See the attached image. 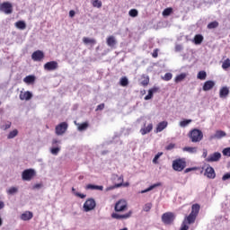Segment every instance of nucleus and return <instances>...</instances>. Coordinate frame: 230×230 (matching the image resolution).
<instances>
[{
	"mask_svg": "<svg viewBox=\"0 0 230 230\" xmlns=\"http://www.w3.org/2000/svg\"><path fill=\"white\" fill-rule=\"evenodd\" d=\"M200 212V205L198 203L193 204L191 206V212L189 216L185 217L183 222L181 224V227L180 230H189L190 224H195L197 220V217H199V213Z\"/></svg>",
	"mask_w": 230,
	"mask_h": 230,
	"instance_id": "1",
	"label": "nucleus"
},
{
	"mask_svg": "<svg viewBox=\"0 0 230 230\" xmlns=\"http://www.w3.org/2000/svg\"><path fill=\"white\" fill-rule=\"evenodd\" d=\"M188 137L191 143H200L204 139V133L199 128H193L188 133Z\"/></svg>",
	"mask_w": 230,
	"mask_h": 230,
	"instance_id": "2",
	"label": "nucleus"
},
{
	"mask_svg": "<svg viewBox=\"0 0 230 230\" xmlns=\"http://www.w3.org/2000/svg\"><path fill=\"white\" fill-rule=\"evenodd\" d=\"M186 168V159L179 158L172 162V169L175 172H182Z\"/></svg>",
	"mask_w": 230,
	"mask_h": 230,
	"instance_id": "3",
	"label": "nucleus"
},
{
	"mask_svg": "<svg viewBox=\"0 0 230 230\" xmlns=\"http://www.w3.org/2000/svg\"><path fill=\"white\" fill-rule=\"evenodd\" d=\"M114 209L116 213H123V211H127L128 209V204L125 199H119L116 202Z\"/></svg>",
	"mask_w": 230,
	"mask_h": 230,
	"instance_id": "4",
	"label": "nucleus"
},
{
	"mask_svg": "<svg viewBox=\"0 0 230 230\" xmlns=\"http://www.w3.org/2000/svg\"><path fill=\"white\" fill-rule=\"evenodd\" d=\"M67 128H69V124L67 122H61L55 128L56 136H64L66 132H67Z\"/></svg>",
	"mask_w": 230,
	"mask_h": 230,
	"instance_id": "5",
	"label": "nucleus"
},
{
	"mask_svg": "<svg viewBox=\"0 0 230 230\" xmlns=\"http://www.w3.org/2000/svg\"><path fill=\"white\" fill-rule=\"evenodd\" d=\"M96 208V200L94 199L90 198L87 199L84 203L83 209L85 213H89V211H93Z\"/></svg>",
	"mask_w": 230,
	"mask_h": 230,
	"instance_id": "6",
	"label": "nucleus"
},
{
	"mask_svg": "<svg viewBox=\"0 0 230 230\" xmlns=\"http://www.w3.org/2000/svg\"><path fill=\"white\" fill-rule=\"evenodd\" d=\"M175 220V214L172 212H165L162 215V222L165 224V226H170V224L173 223Z\"/></svg>",
	"mask_w": 230,
	"mask_h": 230,
	"instance_id": "7",
	"label": "nucleus"
},
{
	"mask_svg": "<svg viewBox=\"0 0 230 230\" xmlns=\"http://www.w3.org/2000/svg\"><path fill=\"white\" fill-rule=\"evenodd\" d=\"M37 175L35 169H26L22 173V181H31Z\"/></svg>",
	"mask_w": 230,
	"mask_h": 230,
	"instance_id": "8",
	"label": "nucleus"
},
{
	"mask_svg": "<svg viewBox=\"0 0 230 230\" xmlns=\"http://www.w3.org/2000/svg\"><path fill=\"white\" fill-rule=\"evenodd\" d=\"M0 12H4V13L8 15L13 12V6L9 2H4L0 4Z\"/></svg>",
	"mask_w": 230,
	"mask_h": 230,
	"instance_id": "9",
	"label": "nucleus"
},
{
	"mask_svg": "<svg viewBox=\"0 0 230 230\" xmlns=\"http://www.w3.org/2000/svg\"><path fill=\"white\" fill-rule=\"evenodd\" d=\"M221 158H222V154L218 152H215L214 154L209 155L205 161L207 163H217L220 161Z\"/></svg>",
	"mask_w": 230,
	"mask_h": 230,
	"instance_id": "10",
	"label": "nucleus"
},
{
	"mask_svg": "<svg viewBox=\"0 0 230 230\" xmlns=\"http://www.w3.org/2000/svg\"><path fill=\"white\" fill-rule=\"evenodd\" d=\"M44 52L42 50H36L31 55V59L34 62H42L44 60Z\"/></svg>",
	"mask_w": 230,
	"mask_h": 230,
	"instance_id": "11",
	"label": "nucleus"
},
{
	"mask_svg": "<svg viewBox=\"0 0 230 230\" xmlns=\"http://www.w3.org/2000/svg\"><path fill=\"white\" fill-rule=\"evenodd\" d=\"M45 71H57L58 69V62L57 61H50L47 62L44 65Z\"/></svg>",
	"mask_w": 230,
	"mask_h": 230,
	"instance_id": "12",
	"label": "nucleus"
},
{
	"mask_svg": "<svg viewBox=\"0 0 230 230\" xmlns=\"http://www.w3.org/2000/svg\"><path fill=\"white\" fill-rule=\"evenodd\" d=\"M132 217V211H129L124 215H119L118 213H112L111 218H115V220H127V218H130Z\"/></svg>",
	"mask_w": 230,
	"mask_h": 230,
	"instance_id": "13",
	"label": "nucleus"
},
{
	"mask_svg": "<svg viewBox=\"0 0 230 230\" xmlns=\"http://www.w3.org/2000/svg\"><path fill=\"white\" fill-rule=\"evenodd\" d=\"M205 177H207L208 179H215V177H217V173L215 172V169L213 167H211L210 165H208L206 169H205V172H204Z\"/></svg>",
	"mask_w": 230,
	"mask_h": 230,
	"instance_id": "14",
	"label": "nucleus"
},
{
	"mask_svg": "<svg viewBox=\"0 0 230 230\" xmlns=\"http://www.w3.org/2000/svg\"><path fill=\"white\" fill-rule=\"evenodd\" d=\"M19 98L22 101L25 100L26 102H28V101L31 100V98H33V94L30 91L21 92Z\"/></svg>",
	"mask_w": 230,
	"mask_h": 230,
	"instance_id": "15",
	"label": "nucleus"
},
{
	"mask_svg": "<svg viewBox=\"0 0 230 230\" xmlns=\"http://www.w3.org/2000/svg\"><path fill=\"white\" fill-rule=\"evenodd\" d=\"M166 127H168V121L164 120L160 123L157 124L156 128H155V133L159 134V132H163V130H164V128H166Z\"/></svg>",
	"mask_w": 230,
	"mask_h": 230,
	"instance_id": "16",
	"label": "nucleus"
},
{
	"mask_svg": "<svg viewBox=\"0 0 230 230\" xmlns=\"http://www.w3.org/2000/svg\"><path fill=\"white\" fill-rule=\"evenodd\" d=\"M148 84H150V77L147 75L143 74L140 76V85H142L143 87H146Z\"/></svg>",
	"mask_w": 230,
	"mask_h": 230,
	"instance_id": "17",
	"label": "nucleus"
},
{
	"mask_svg": "<svg viewBox=\"0 0 230 230\" xmlns=\"http://www.w3.org/2000/svg\"><path fill=\"white\" fill-rule=\"evenodd\" d=\"M229 87L227 86H223L220 90H219V97L220 98H226L227 96H229Z\"/></svg>",
	"mask_w": 230,
	"mask_h": 230,
	"instance_id": "18",
	"label": "nucleus"
},
{
	"mask_svg": "<svg viewBox=\"0 0 230 230\" xmlns=\"http://www.w3.org/2000/svg\"><path fill=\"white\" fill-rule=\"evenodd\" d=\"M31 218H33V213L31 211H25L21 215V220H23L24 222L31 220Z\"/></svg>",
	"mask_w": 230,
	"mask_h": 230,
	"instance_id": "19",
	"label": "nucleus"
},
{
	"mask_svg": "<svg viewBox=\"0 0 230 230\" xmlns=\"http://www.w3.org/2000/svg\"><path fill=\"white\" fill-rule=\"evenodd\" d=\"M153 128H154V124L150 123L146 128H142L140 129V133L142 134V136H146V134H150Z\"/></svg>",
	"mask_w": 230,
	"mask_h": 230,
	"instance_id": "20",
	"label": "nucleus"
},
{
	"mask_svg": "<svg viewBox=\"0 0 230 230\" xmlns=\"http://www.w3.org/2000/svg\"><path fill=\"white\" fill-rule=\"evenodd\" d=\"M215 87L213 81H206L203 84V91H211Z\"/></svg>",
	"mask_w": 230,
	"mask_h": 230,
	"instance_id": "21",
	"label": "nucleus"
},
{
	"mask_svg": "<svg viewBox=\"0 0 230 230\" xmlns=\"http://www.w3.org/2000/svg\"><path fill=\"white\" fill-rule=\"evenodd\" d=\"M106 42L110 48H114L115 45L118 43V41H116V38L114 36L108 37L106 40Z\"/></svg>",
	"mask_w": 230,
	"mask_h": 230,
	"instance_id": "22",
	"label": "nucleus"
},
{
	"mask_svg": "<svg viewBox=\"0 0 230 230\" xmlns=\"http://www.w3.org/2000/svg\"><path fill=\"white\" fill-rule=\"evenodd\" d=\"M85 190H97L99 191H103V186L102 185H93V184H87L85 187Z\"/></svg>",
	"mask_w": 230,
	"mask_h": 230,
	"instance_id": "23",
	"label": "nucleus"
},
{
	"mask_svg": "<svg viewBox=\"0 0 230 230\" xmlns=\"http://www.w3.org/2000/svg\"><path fill=\"white\" fill-rule=\"evenodd\" d=\"M159 186H162L161 182L155 183V184L151 185L149 188H147L144 190H141L140 193H148V191H152V190H154L155 188H159Z\"/></svg>",
	"mask_w": 230,
	"mask_h": 230,
	"instance_id": "24",
	"label": "nucleus"
},
{
	"mask_svg": "<svg viewBox=\"0 0 230 230\" xmlns=\"http://www.w3.org/2000/svg\"><path fill=\"white\" fill-rule=\"evenodd\" d=\"M18 30H26V22L24 21H18L14 23Z\"/></svg>",
	"mask_w": 230,
	"mask_h": 230,
	"instance_id": "25",
	"label": "nucleus"
},
{
	"mask_svg": "<svg viewBox=\"0 0 230 230\" xmlns=\"http://www.w3.org/2000/svg\"><path fill=\"white\" fill-rule=\"evenodd\" d=\"M23 82L25 84H34L35 83V75H27L25 78H23Z\"/></svg>",
	"mask_w": 230,
	"mask_h": 230,
	"instance_id": "26",
	"label": "nucleus"
},
{
	"mask_svg": "<svg viewBox=\"0 0 230 230\" xmlns=\"http://www.w3.org/2000/svg\"><path fill=\"white\" fill-rule=\"evenodd\" d=\"M204 40V36L200 35V34H197L194 37V44L199 45V44H202V41Z\"/></svg>",
	"mask_w": 230,
	"mask_h": 230,
	"instance_id": "27",
	"label": "nucleus"
},
{
	"mask_svg": "<svg viewBox=\"0 0 230 230\" xmlns=\"http://www.w3.org/2000/svg\"><path fill=\"white\" fill-rule=\"evenodd\" d=\"M83 42L84 44H91L92 46H94V44H96V40L84 37Z\"/></svg>",
	"mask_w": 230,
	"mask_h": 230,
	"instance_id": "28",
	"label": "nucleus"
},
{
	"mask_svg": "<svg viewBox=\"0 0 230 230\" xmlns=\"http://www.w3.org/2000/svg\"><path fill=\"white\" fill-rule=\"evenodd\" d=\"M183 152H188L189 154H197V147L185 146L182 148Z\"/></svg>",
	"mask_w": 230,
	"mask_h": 230,
	"instance_id": "29",
	"label": "nucleus"
},
{
	"mask_svg": "<svg viewBox=\"0 0 230 230\" xmlns=\"http://www.w3.org/2000/svg\"><path fill=\"white\" fill-rule=\"evenodd\" d=\"M185 78H186V74L182 73V74L176 75L174 82H175V84H179V83L182 82Z\"/></svg>",
	"mask_w": 230,
	"mask_h": 230,
	"instance_id": "30",
	"label": "nucleus"
},
{
	"mask_svg": "<svg viewBox=\"0 0 230 230\" xmlns=\"http://www.w3.org/2000/svg\"><path fill=\"white\" fill-rule=\"evenodd\" d=\"M214 137H216V139H222V137H226V133L222 130H217L216 131Z\"/></svg>",
	"mask_w": 230,
	"mask_h": 230,
	"instance_id": "31",
	"label": "nucleus"
},
{
	"mask_svg": "<svg viewBox=\"0 0 230 230\" xmlns=\"http://www.w3.org/2000/svg\"><path fill=\"white\" fill-rule=\"evenodd\" d=\"M207 76L208 74L206 73V71L202 70L198 73L197 78L199 80H206Z\"/></svg>",
	"mask_w": 230,
	"mask_h": 230,
	"instance_id": "32",
	"label": "nucleus"
},
{
	"mask_svg": "<svg viewBox=\"0 0 230 230\" xmlns=\"http://www.w3.org/2000/svg\"><path fill=\"white\" fill-rule=\"evenodd\" d=\"M172 13H173V8L172 7L165 8L163 11L164 17H168V15H172Z\"/></svg>",
	"mask_w": 230,
	"mask_h": 230,
	"instance_id": "33",
	"label": "nucleus"
},
{
	"mask_svg": "<svg viewBox=\"0 0 230 230\" xmlns=\"http://www.w3.org/2000/svg\"><path fill=\"white\" fill-rule=\"evenodd\" d=\"M191 119H183L181 121H180L179 126L181 127V128H185V127H188V125H190V123H191Z\"/></svg>",
	"mask_w": 230,
	"mask_h": 230,
	"instance_id": "34",
	"label": "nucleus"
},
{
	"mask_svg": "<svg viewBox=\"0 0 230 230\" xmlns=\"http://www.w3.org/2000/svg\"><path fill=\"white\" fill-rule=\"evenodd\" d=\"M88 128H89V123H87V122H84V123H82V124L78 125V130L80 132H83V130H87Z\"/></svg>",
	"mask_w": 230,
	"mask_h": 230,
	"instance_id": "35",
	"label": "nucleus"
},
{
	"mask_svg": "<svg viewBox=\"0 0 230 230\" xmlns=\"http://www.w3.org/2000/svg\"><path fill=\"white\" fill-rule=\"evenodd\" d=\"M19 134V130L17 129H13V131H11L8 136H7V139H13V137H16V136Z\"/></svg>",
	"mask_w": 230,
	"mask_h": 230,
	"instance_id": "36",
	"label": "nucleus"
},
{
	"mask_svg": "<svg viewBox=\"0 0 230 230\" xmlns=\"http://www.w3.org/2000/svg\"><path fill=\"white\" fill-rule=\"evenodd\" d=\"M173 78V75L172 73H166L164 76H162V80L164 82H170Z\"/></svg>",
	"mask_w": 230,
	"mask_h": 230,
	"instance_id": "37",
	"label": "nucleus"
},
{
	"mask_svg": "<svg viewBox=\"0 0 230 230\" xmlns=\"http://www.w3.org/2000/svg\"><path fill=\"white\" fill-rule=\"evenodd\" d=\"M207 28H208V30H215V28H218V22L214 21V22L208 23V26H207Z\"/></svg>",
	"mask_w": 230,
	"mask_h": 230,
	"instance_id": "38",
	"label": "nucleus"
},
{
	"mask_svg": "<svg viewBox=\"0 0 230 230\" xmlns=\"http://www.w3.org/2000/svg\"><path fill=\"white\" fill-rule=\"evenodd\" d=\"M230 67V59L229 58H226L223 64H222V68L226 70L229 69Z\"/></svg>",
	"mask_w": 230,
	"mask_h": 230,
	"instance_id": "39",
	"label": "nucleus"
},
{
	"mask_svg": "<svg viewBox=\"0 0 230 230\" xmlns=\"http://www.w3.org/2000/svg\"><path fill=\"white\" fill-rule=\"evenodd\" d=\"M92 4L93 8H102V1L100 0H93Z\"/></svg>",
	"mask_w": 230,
	"mask_h": 230,
	"instance_id": "40",
	"label": "nucleus"
},
{
	"mask_svg": "<svg viewBox=\"0 0 230 230\" xmlns=\"http://www.w3.org/2000/svg\"><path fill=\"white\" fill-rule=\"evenodd\" d=\"M119 84L122 87H127V85H128V79L127 77H122L119 81Z\"/></svg>",
	"mask_w": 230,
	"mask_h": 230,
	"instance_id": "41",
	"label": "nucleus"
},
{
	"mask_svg": "<svg viewBox=\"0 0 230 230\" xmlns=\"http://www.w3.org/2000/svg\"><path fill=\"white\" fill-rule=\"evenodd\" d=\"M143 209H144V211H146V213H148V211H150V209H152V203H146L144 205Z\"/></svg>",
	"mask_w": 230,
	"mask_h": 230,
	"instance_id": "42",
	"label": "nucleus"
},
{
	"mask_svg": "<svg viewBox=\"0 0 230 230\" xmlns=\"http://www.w3.org/2000/svg\"><path fill=\"white\" fill-rule=\"evenodd\" d=\"M137 9H131L129 12H128V14L130 17H137Z\"/></svg>",
	"mask_w": 230,
	"mask_h": 230,
	"instance_id": "43",
	"label": "nucleus"
},
{
	"mask_svg": "<svg viewBox=\"0 0 230 230\" xmlns=\"http://www.w3.org/2000/svg\"><path fill=\"white\" fill-rule=\"evenodd\" d=\"M18 189L16 187H11L8 190L7 193L9 195H13L14 193H17Z\"/></svg>",
	"mask_w": 230,
	"mask_h": 230,
	"instance_id": "44",
	"label": "nucleus"
},
{
	"mask_svg": "<svg viewBox=\"0 0 230 230\" xmlns=\"http://www.w3.org/2000/svg\"><path fill=\"white\" fill-rule=\"evenodd\" d=\"M154 98V92L151 89L148 90V94L145 97V100H152Z\"/></svg>",
	"mask_w": 230,
	"mask_h": 230,
	"instance_id": "45",
	"label": "nucleus"
},
{
	"mask_svg": "<svg viewBox=\"0 0 230 230\" xmlns=\"http://www.w3.org/2000/svg\"><path fill=\"white\" fill-rule=\"evenodd\" d=\"M50 152L53 155H58V152H60V147H53L51 148Z\"/></svg>",
	"mask_w": 230,
	"mask_h": 230,
	"instance_id": "46",
	"label": "nucleus"
},
{
	"mask_svg": "<svg viewBox=\"0 0 230 230\" xmlns=\"http://www.w3.org/2000/svg\"><path fill=\"white\" fill-rule=\"evenodd\" d=\"M163 155V153H158L157 155H155V158L153 159V163L155 164H157V161L159 160V157H161Z\"/></svg>",
	"mask_w": 230,
	"mask_h": 230,
	"instance_id": "47",
	"label": "nucleus"
},
{
	"mask_svg": "<svg viewBox=\"0 0 230 230\" xmlns=\"http://www.w3.org/2000/svg\"><path fill=\"white\" fill-rule=\"evenodd\" d=\"M223 155H226L227 157H230V147H226L223 150Z\"/></svg>",
	"mask_w": 230,
	"mask_h": 230,
	"instance_id": "48",
	"label": "nucleus"
},
{
	"mask_svg": "<svg viewBox=\"0 0 230 230\" xmlns=\"http://www.w3.org/2000/svg\"><path fill=\"white\" fill-rule=\"evenodd\" d=\"M153 58H157L159 57V49H155L152 53Z\"/></svg>",
	"mask_w": 230,
	"mask_h": 230,
	"instance_id": "49",
	"label": "nucleus"
},
{
	"mask_svg": "<svg viewBox=\"0 0 230 230\" xmlns=\"http://www.w3.org/2000/svg\"><path fill=\"white\" fill-rule=\"evenodd\" d=\"M175 148V144L171 143L167 146H165V150H173Z\"/></svg>",
	"mask_w": 230,
	"mask_h": 230,
	"instance_id": "50",
	"label": "nucleus"
},
{
	"mask_svg": "<svg viewBox=\"0 0 230 230\" xmlns=\"http://www.w3.org/2000/svg\"><path fill=\"white\" fill-rule=\"evenodd\" d=\"M103 109H105V103H101V104H99L98 106H97V108H96V111H103Z\"/></svg>",
	"mask_w": 230,
	"mask_h": 230,
	"instance_id": "51",
	"label": "nucleus"
},
{
	"mask_svg": "<svg viewBox=\"0 0 230 230\" xmlns=\"http://www.w3.org/2000/svg\"><path fill=\"white\" fill-rule=\"evenodd\" d=\"M197 170V167H190V168H187L184 171V173H190V172H195Z\"/></svg>",
	"mask_w": 230,
	"mask_h": 230,
	"instance_id": "52",
	"label": "nucleus"
},
{
	"mask_svg": "<svg viewBox=\"0 0 230 230\" xmlns=\"http://www.w3.org/2000/svg\"><path fill=\"white\" fill-rule=\"evenodd\" d=\"M75 197H79V199H85L87 197V195L82 194L80 192H75Z\"/></svg>",
	"mask_w": 230,
	"mask_h": 230,
	"instance_id": "53",
	"label": "nucleus"
},
{
	"mask_svg": "<svg viewBox=\"0 0 230 230\" xmlns=\"http://www.w3.org/2000/svg\"><path fill=\"white\" fill-rule=\"evenodd\" d=\"M228 179H230V172L226 173V174L222 177V181H228Z\"/></svg>",
	"mask_w": 230,
	"mask_h": 230,
	"instance_id": "54",
	"label": "nucleus"
},
{
	"mask_svg": "<svg viewBox=\"0 0 230 230\" xmlns=\"http://www.w3.org/2000/svg\"><path fill=\"white\" fill-rule=\"evenodd\" d=\"M150 90L152 91L153 94L155 93H159V87H157V86H155V87L151 88Z\"/></svg>",
	"mask_w": 230,
	"mask_h": 230,
	"instance_id": "55",
	"label": "nucleus"
},
{
	"mask_svg": "<svg viewBox=\"0 0 230 230\" xmlns=\"http://www.w3.org/2000/svg\"><path fill=\"white\" fill-rule=\"evenodd\" d=\"M175 51H182V45H176Z\"/></svg>",
	"mask_w": 230,
	"mask_h": 230,
	"instance_id": "56",
	"label": "nucleus"
},
{
	"mask_svg": "<svg viewBox=\"0 0 230 230\" xmlns=\"http://www.w3.org/2000/svg\"><path fill=\"white\" fill-rule=\"evenodd\" d=\"M40 188H42V184H41V183H37V184H35V185L33 186V189H34V190H39V189H40Z\"/></svg>",
	"mask_w": 230,
	"mask_h": 230,
	"instance_id": "57",
	"label": "nucleus"
},
{
	"mask_svg": "<svg viewBox=\"0 0 230 230\" xmlns=\"http://www.w3.org/2000/svg\"><path fill=\"white\" fill-rule=\"evenodd\" d=\"M202 157H204V159H208V150L207 149L203 150Z\"/></svg>",
	"mask_w": 230,
	"mask_h": 230,
	"instance_id": "58",
	"label": "nucleus"
},
{
	"mask_svg": "<svg viewBox=\"0 0 230 230\" xmlns=\"http://www.w3.org/2000/svg\"><path fill=\"white\" fill-rule=\"evenodd\" d=\"M58 143H60V141H58L57 138H54V139L52 140V145H53V146H55V145H58Z\"/></svg>",
	"mask_w": 230,
	"mask_h": 230,
	"instance_id": "59",
	"label": "nucleus"
},
{
	"mask_svg": "<svg viewBox=\"0 0 230 230\" xmlns=\"http://www.w3.org/2000/svg\"><path fill=\"white\" fill-rule=\"evenodd\" d=\"M75 11L74 10H71L69 11V17H73L75 15Z\"/></svg>",
	"mask_w": 230,
	"mask_h": 230,
	"instance_id": "60",
	"label": "nucleus"
},
{
	"mask_svg": "<svg viewBox=\"0 0 230 230\" xmlns=\"http://www.w3.org/2000/svg\"><path fill=\"white\" fill-rule=\"evenodd\" d=\"M12 127V123L9 122L8 124L5 125V130L10 128Z\"/></svg>",
	"mask_w": 230,
	"mask_h": 230,
	"instance_id": "61",
	"label": "nucleus"
},
{
	"mask_svg": "<svg viewBox=\"0 0 230 230\" xmlns=\"http://www.w3.org/2000/svg\"><path fill=\"white\" fill-rule=\"evenodd\" d=\"M4 208V202L0 201V209H3Z\"/></svg>",
	"mask_w": 230,
	"mask_h": 230,
	"instance_id": "62",
	"label": "nucleus"
},
{
	"mask_svg": "<svg viewBox=\"0 0 230 230\" xmlns=\"http://www.w3.org/2000/svg\"><path fill=\"white\" fill-rule=\"evenodd\" d=\"M102 155H105V154H109V151H102Z\"/></svg>",
	"mask_w": 230,
	"mask_h": 230,
	"instance_id": "63",
	"label": "nucleus"
},
{
	"mask_svg": "<svg viewBox=\"0 0 230 230\" xmlns=\"http://www.w3.org/2000/svg\"><path fill=\"white\" fill-rule=\"evenodd\" d=\"M3 226V219L0 217V226Z\"/></svg>",
	"mask_w": 230,
	"mask_h": 230,
	"instance_id": "64",
	"label": "nucleus"
}]
</instances>
